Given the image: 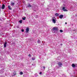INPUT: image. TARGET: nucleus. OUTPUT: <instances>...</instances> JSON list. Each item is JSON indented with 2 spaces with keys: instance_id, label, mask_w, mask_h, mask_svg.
Segmentation results:
<instances>
[{
  "instance_id": "1",
  "label": "nucleus",
  "mask_w": 77,
  "mask_h": 77,
  "mask_svg": "<svg viewBox=\"0 0 77 77\" xmlns=\"http://www.w3.org/2000/svg\"><path fill=\"white\" fill-rule=\"evenodd\" d=\"M57 30H58V28L57 27H54L52 30V32L54 33H57Z\"/></svg>"
},
{
  "instance_id": "2",
  "label": "nucleus",
  "mask_w": 77,
  "mask_h": 77,
  "mask_svg": "<svg viewBox=\"0 0 77 77\" xmlns=\"http://www.w3.org/2000/svg\"><path fill=\"white\" fill-rule=\"evenodd\" d=\"M59 66H61L62 65V63L61 62H60L57 63Z\"/></svg>"
},
{
  "instance_id": "3",
  "label": "nucleus",
  "mask_w": 77,
  "mask_h": 77,
  "mask_svg": "<svg viewBox=\"0 0 77 77\" xmlns=\"http://www.w3.org/2000/svg\"><path fill=\"white\" fill-rule=\"evenodd\" d=\"M63 11L65 12H66V11H68V10H66V9H65V7H63Z\"/></svg>"
},
{
  "instance_id": "4",
  "label": "nucleus",
  "mask_w": 77,
  "mask_h": 77,
  "mask_svg": "<svg viewBox=\"0 0 77 77\" xmlns=\"http://www.w3.org/2000/svg\"><path fill=\"white\" fill-rule=\"evenodd\" d=\"M29 31V28H27L26 29V33H28Z\"/></svg>"
},
{
  "instance_id": "5",
  "label": "nucleus",
  "mask_w": 77,
  "mask_h": 77,
  "mask_svg": "<svg viewBox=\"0 0 77 77\" xmlns=\"http://www.w3.org/2000/svg\"><path fill=\"white\" fill-rule=\"evenodd\" d=\"M5 5H3L2 6V9H5Z\"/></svg>"
},
{
  "instance_id": "6",
  "label": "nucleus",
  "mask_w": 77,
  "mask_h": 77,
  "mask_svg": "<svg viewBox=\"0 0 77 77\" xmlns=\"http://www.w3.org/2000/svg\"><path fill=\"white\" fill-rule=\"evenodd\" d=\"M63 15H61L59 17L61 19H62V18H63Z\"/></svg>"
},
{
  "instance_id": "7",
  "label": "nucleus",
  "mask_w": 77,
  "mask_h": 77,
  "mask_svg": "<svg viewBox=\"0 0 77 77\" xmlns=\"http://www.w3.org/2000/svg\"><path fill=\"white\" fill-rule=\"evenodd\" d=\"M55 15L56 16V17H57L59 15V14H58V13H56L55 14Z\"/></svg>"
},
{
  "instance_id": "8",
  "label": "nucleus",
  "mask_w": 77,
  "mask_h": 77,
  "mask_svg": "<svg viewBox=\"0 0 77 77\" xmlns=\"http://www.w3.org/2000/svg\"><path fill=\"white\" fill-rule=\"evenodd\" d=\"M11 5L12 6H14V5H15V3H14L12 2L11 4Z\"/></svg>"
},
{
  "instance_id": "9",
  "label": "nucleus",
  "mask_w": 77,
  "mask_h": 77,
  "mask_svg": "<svg viewBox=\"0 0 77 77\" xmlns=\"http://www.w3.org/2000/svg\"><path fill=\"white\" fill-rule=\"evenodd\" d=\"M52 21H53V23H56V20H55V19H52Z\"/></svg>"
},
{
  "instance_id": "10",
  "label": "nucleus",
  "mask_w": 77,
  "mask_h": 77,
  "mask_svg": "<svg viewBox=\"0 0 77 77\" xmlns=\"http://www.w3.org/2000/svg\"><path fill=\"white\" fill-rule=\"evenodd\" d=\"M6 44H7V43L5 42L4 44V47H6Z\"/></svg>"
},
{
  "instance_id": "11",
  "label": "nucleus",
  "mask_w": 77,
  "mask_h": 77,
  "mask_svg": "<svg viewBox=\"0 0 77 77\" xmlns=\"http://www.w3.org/2000/svg\"><path fill=\"white\" fill-rule=\"evenodd\" d=\"M8 9H9L10 10H11L12 8H11V6L9 5L8 6Z\"/></svg>"
},
{
  "instance_id": "12",
  "label": "nucleus",
  "mask_w": 77,
  "mask_h": 77,
  "mask_svg": "<svg viewBox=\"0 0 77 77\" xmlns=\"http://www.w3.org/2000/svg\"><path fill=\"white\" fill-rule=\"evenodd\" d=\"M20 75H23V73L22 72H20Z\"/></svg>"
},
{
  "instance_id": "13",
  "label": "nucleus",
  "mask_w": 77,
  "mask_h": 77,
  "mask_svg": "<svg viewBox=\"0 0 77 77\" xmlns=\"http://www.w3.org/2000/svg\"><path fill=\"white\" fill-rule=\"evenodd\" d=\"M16 74V73H15V72H14V73H13L12 76H13V75H15Z\"/></svg>"
},
{
  "instance_id": "14",
  "label": "nucleus",
  "mask_w": 77,
  "mask_h": 77,
  "mask_svg": "<svg viewBox=\"0 0 77 77\" xmlns=\"http://www.w3.org/2000/svg\"><path fill=\"white\" fill-rule=\"evenodd\" d=\"M22 21H23L22 20H20L19 21V23H22Z\"/></svg>"
},
{
  "instance_id": "15",
  "label": "nucleus",
  "mask_w": 77,
  "mask_h": 77,
  "mask_svg": "<svg viewBox=\"0 0 77 77\" xmlns=\"http://www.w3.org/2000/svg\"><path fill=\"white\" fill-rule=\"evenodd\" d=\"M72 67H75V65H74V64H72Z\"/></svg>"
},
{
  "instance_id": "16",
  "label": "nucleus",
  "mask_w": 77,
  "mask_h": 77,
  "mask_svg": "<svg viewBox=\"0 0 77 77\" xmlns=\"http://www.w3.org/2000/svg\"><path fill=\"white\" fill-rule=\"evenodd\" d=\"M32 60H35V58H32Z\"/></svg>"
},
{
  "instance_id": "17",
  "label": "nucleus",
  "mask_w": 77,
  "mask_h": 77,
  "mask_svg": "<svg viewBox=\"0 0 77 77\" xmlns=\"http://www.w3.org/2000/svg\"><path fill=\"white\" fill-rule=\"evenodd\" d=\"M60 32L61 33H62V32H63V30H60Z\"/></svg>"
},
{
  "instance_id": "18",
  "label": "nucleus",
  "mask_w": 77,
  "mask_h": 77,
  "mask_svg": "<svg viewBox=\"0 0 77 77\" xmlns=\"http://www.w3.org/2000/svg\"><path fill=\"white\" fill-rule=\"evenodd\" d=\"M40 42H41V41H40V40H38V43H40Z\"/></svg>"
},
{
  "instance_id": "19",
  "label": "nucleus",
  "mask_w": 77,
  "mask_h": 77,
  "mask_svg": "<svg viewBox=\"0 0 77 77\" xmlns=\"http://www.w3.org/2000/svg\"><path fill=\"white\" fill-rule=\"evenodd\" d=\"M23 20H26V17H24V18H23Z\"/></svg>"
},
{
  "instance_id": "20",
  "label": "nucleus",
  "mask_w": 77,
  "mask_h": 77,
  "mask_svg": "<svg viewBox=\"0 0 77 77\" xmlns=\"http://www.w3.org/2000/svg\"><path fill=\"white\" fill-rule=\"evenodd\" d=\"M28 7H31V5H30L29 4V5H28Z\"/></svg>"
},
{
  "instance_id": "21",
  "label": "nucleus",
  "mask_w": 77,
  "mask_h": 77,
  "mask_svg": "<svg viewBox=\"0 0 77 77\" xmlns=\"http://www.w3.org/2000/svg\"><path fill=\"white\" fill-rule=\"evenodd\" d=\"M29 57H31L32 56H31V55H30V54H29Z\"/></svg>"
},
{
  "instance_id": "22",
  "label": "nucleus",
  "mask_w": 77,
  "mask_h": 77,
  "mask_svg": "<svg viewBox=\"0 0 77 77\" xmlns=\"http://www.w3.org/2000/svg\"><path fill=\"white\" fill-rule=\"evenodd\" d=\"M22 32H24V29H22Z\"/></svg>"
},
{
  "instance_id": "23",
  "label": "nucleus",
  "mask_w": 77,
  "mask_h": 77,
  "mask_svg": "<svg viewBox=\"0 0 77 77\" xmlns=\"http://www.w3.org/2000/svg\"><path fill=\"white\" fill-rule=\"evenodd\" d=\"M42 74V72H40L39 73V74Z\"/></svg>"
},
{
  "instance_id": "24",
  "label": "nucleus",
  "mask_w": 77,
  "mask_h": 77,
  "mask_svg": "<svg viewBox=\"0 0 77 77\" xmlns=\"http://www.w3.org/2000/svg\"><path fill=\"white\" fill-rule=\"evenodd\" d=\"M36 18H38V15H36Z\"/></svg>"
},
{
  "instance_id": "25",
  "label": "nucleus",
  "mask_w": 77,
  "mask_h": 77,
  "mask_svg": "<svg viewBox=\"0 0 77 77\" xmlns=\"http://www.w3.org/2000/svg\"><path fill=\"white\" fill-rule=\"evenodd\" d=\"M65 24H67V23H66V22Z\"/></svg>"
},
{
  "instance_id": "26",
  "label": "nucleus",
  "mask_w": 77,
  "mask_h": 77,
  "mask_svg": "<svg viewBox=\"0 0 77 77\" xmlns=\"http://www.w3.org/2000/svg\"><path fill=\"white\" fill-rule=\"evenodd\" d=\"M60 45H62V44H60Z\"/></svg>"
},
{
  "instance_id": "27",
  "label": "nucleus",
  "mask_w": 77,
  "mask_h": 77,
  "mask_svg": "<svg viewBox=\"0 0 77 77\" xmlns=\"http://www.w3.org/2000/svg\"><path fill=\"white\" fill-rule=\"evenodd\" d=\"M45 67H43V68H44V69H45Z\"/></svg>"
},
{
  "instance_id": "28",
  "label": "nucleus",
  "mask_w": 77,
  "mask_h": 77,
  "mask_svg": "<svg viewBox=\"0 0 77 77\" xmlns=\"http://www.w3.org/2000/svg\"><path fill=\"white\" fill-rule=\"evenodd\" d=\"M0 11H1V10L0 9Z\"/></svg>"
}]
</instances>
